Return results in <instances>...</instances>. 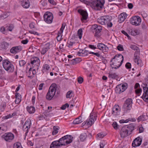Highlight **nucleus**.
Listing matches in <instances>:
<instances>
[{
	"instance_id": "obj_1",
	"label": "nucleus",
	"mask_w": 148,
	"mask_h": 148,
	"mask_svg": "<svg viewBox=\"0 0 148 148\" xmlns=\"http://www.w3.org/2000/svg\"><path fill=\"white\" fill-rule=\"evenodd\" d=\"M73 138L69 135H66L58 140H55L50 145V148H59L61 146L66 145L72 141Z\"/></svg>"
},
{
	"instance_id": "obj_2",
	"label": "nucleus",
	"mask_w": 148,
	"mask_h": 148,
	"mask_svg": "<svg viewBox=\"0 0 148 148\" xmlns=\"http://www.w3.org/2000/svg\"><path fill=\"white\" fill-rule=\"evenodd\" d=\"M123 57L121 54L116 55L110 60L111 67L116 69L118 68L123 63Z\"/></svg>"
},
{
	"instance_id": "obj_3",
	"label": "nucleus",
	"mask_w": 148,
	"mask_h": 148,
	"mask_svg": "<svg viewBox=\"0 0 148 148\" xmlns=\"http://www.w3.org/2000/svg\"><path fill=\"white\" fill-rule=\"evenodd\" d=\"M134 124L132 123L122 127L120 132L121 137L124 138L130 134L134 130Z\"/></svg>"
},
{
	"instance_id": "obj_4",
	"label": "nucleus",
	"mask_w": 148,
	"mask_h": 148,
	"mask_svg": "<svg viewBox=\"0 0 148 148\" xmlns=\"http://www.w3.org/2000/svg\"><path fill=\"white\" fill-rule=\"evenodd\" d=\"M112 18L111 16L108 15L104 16H101L97 19L98 23L102 25H107L108 27H111L112 26V24L111 21Z\"/></svg>"
},
{
	"instance_id": "obj_5",
	"label": "nucleus",
	"mask_w": 148,
	"mask_h": 148,
	"mask_svg": "<svg viewBox=\"0 0 148 148\" xmlns=\"http://www.w3.org/2000/svg\"><path fill=\"white\" fill-rule=\"evenodd\" d=\"M56 85L53 84L50 86L46 96V98L48 100H51L55 95L56 90Z\"/></svg>"
},
{
	"instance_id": "obj_6",
	"label": "nucleus",
	"mask_w": 148,
	"mask_h": 148,
	"mask_svg": "<svg viewBox=\"0 0 148 148\" xmlns=\"http://www.w3.org/2000/svg\"><path fill=\"white\" fill-rule=\"evenodd\" d=\"M3 66L5 69L9 73L13 72L14 71L13 65L8 60H6L3 61Z\"/></svg>"
},
{
	"instance_id": "obj_7",
	"label": "nucleus",
	"mask_w": 148,
	"mask_h": 148,
	"mask_svg": "<svg viewBox=\"0 0 148 148\" xmlns=\"http://www.w3.org/2000/svg\"><path fill=\"white\" fill-rule=\"evenodd\" d=\"M127 87V84L126 83L120 84L117 85L115 89L116 93L120 94L125 91Z\"/></svg>"
},
{
	"instance_id": "obj_8",
	"label": "nucleus",
	"mask_w": 148,
	"mask_h": 148,
	"mask_svg": "<svg viewBox=\"0 0 148 148\" xmlns=\"http://www.w3.org/2000/svg\"><path fill=\"white\" fill-rule=\"evenodd\" d=\"M104 3V1L101 2L100 0H93V9L96 10H100L102 8Z\"/></svg>"
},
{
	"instance_id": "obj_9",
	"label": "nucleus",
	"mask_w": 148,
	"mask_h": 148,
	"mask_svg": "<svg viewBox=\"0 0 148 148\" xmlns=\"http://www.w3.org/2000/svg\"><path fill=\"white\" fill-rule=\"evenodd\" d=\"M130 21V23L132 25L138 26L140 24L141 19L139 16H136L132 17Z\"/></svg>"
},
{
	"instance_id": "obj_10",
	"label": "nucleus",
	"mask_w": 148,
	"mask_h": 148,
	"mask_svg": "<svg viewBox=\"0 0 148 148\" xmlns=\"http://www.w3.org/2000/svg\"><path fill=\"white\" fill-rule=\"evenodd\" d=\"M144 86H143V94L141 98L145 101L148 102V88L147 85L146 84H143Z\"/></svg>"
},
{
	"instance_id": "obj_11",
	"label": "nucleus",
	"mask_w": 148,
	"mask_h": 148,
	"mask_svg": "<svg viewBox=\"0 0 148 148\" xmlns=\"http://www.w3.org/2000/svg\"><path fill=\"white\" fill-rule=\"evenodd\" d=\"M132 100L131 99H127L125 102L123 108L124 111H127L131 110L132 106Z\"/></svg>"
},
{
	"instance_id": "obj_12",
	"label": "nucleus",
	"mask_w": 148,
	"mask_h": 148,
	"mask_svg": "<svg viewBox=\"0 0 148 148\" xmlns=\"http://www.w3.org/2000/svg\"><path fill=\"white\" fill-rule=\"evenodd\" d=\"M45 21L47 23H51L53 21V16L52 14L50 12H47L44 15Z\"/></svg>"
},
{
	"instance_id": "obj_13",
	"label": "nucleus",
	"mask_w": 148,
	"mask_h": 148,
	"mask_svg": "<svg viewBox=\"0 0 148 148\" xmlns=\"http://www.w3.org/2000/svg\"><path fill=\"white\" fill-rule=\"evenodd\" d=\"M14 135L11 133H5L3 137L4 139L7 142H10L14 138Z\"/></svg>"
},
{
	"instance_id": "obj_14",
	"label": "nucleus",
	"mask_w": 148,
	"mask_h": 148,
	"mask_svg": "<svg viewBox=\"0 0 148 148\" xmlns=\"http://www.w3.org/2000/svg\"><path fill=\"white\" fill-rule=\"evenodd\" d=\"M31 125V121H25L23 127V130L25 132V137L27 135V134L29 132V129L30 128V126Z\"/></svg>"
},
{
	"instance_id": "obj_15",
	"label": "nucleus",
	"mask_w": 148,
	"mask_h": 148,
	"mask_svg": "<svg viewBox=\"0 0 148 148\" xmlns=\"http://www.w3.org/2000/svg\"><path fill=\"white\" fill-rule=\"evenodd\" d=\"M101 26H98L97 25L94 24L93 25V30H95V36L96 37H98L99 36V34L102 30Z\"/></svg>"
},
{
	"instance_id": "obj_16",
	"label": "nucleus",
	"mask_w": 148,
	"mask_h": 148,
	"mask_svg": "<svg viewBox=\"0 0 148 148\" xmlns=\"http://www.w3.org/2000/svg\"><path fill=\"white\" fill-rule=\"evenodd\" d=\"M78 12L82 16L81 20L82 21L86 20L88 17V14L86 11L81 9H79L78 10Z\"/></svg>"
},
{
	"instance_id": "obj_17",
	"label": "nucleus",
	"mask_w": 148,
	"mask_h": 148,
	"mask_svg": "<svg viewBox=\"0 0 148 148\" xmlns=\"http://www.w3.org/2000/svg\"><path fill=\"white\" fill-rule=\"evenodd\" d=\"M141 140L139 137H138L135 138L133 141L132 145L134 147L139 146L141 144Z\"/></svg>"
},
{
	"instance_id": "obj_18",
	"label": "nucleus",
	"mask_w": 148,
	"mask_h": 148,
	"mask_svg": "<svg viewBox=\"0 0 148 148\" xmlns=\"http://www.w3.org/2000/svg\"><path fill=\"white\" fill-rule=\"evenodd\" d=\"M92 115L91 113L89 119H88L86 121L84 122L82 124L84 125H86L88 127H90L92 125Z\"/></svg>"
},
{
	"instance_id": "obj_19",
	"label": "nucleus",
	"mask_w": 148,
	"mask_h": 148,
	"mask_svg": "<svg viewBox=\"0 0 148 148\" xmlns=\"http://www.w3.org/2000/svg\"><path fill=\"white\" fill-rule=\"evenodd\" d=\"M50 44L49 42L47 43L41 49V53L42 55L45 54L49 49Z\"/></svg>"
},
{
	"instance_id": "obj_20",
	"label": "nucleus",
	"mask_w": 148,
	"mask_h": 148,
	"mask_svg": "<svg viewBox=\"0 0 148 148\" xmlns=\"http://www.w3.org/2000/svg\"><path fill=\"white\" fill-rule=\"evenodd\" d=\"M120 111V108L118 105H115L112 108V114H119Z\"/></svg>"
},
{
	"instance_id": "obj_21",
	"label": "nucleus",
	"mask_w": 148,
	"mask_h": 148,
	"mask_svg": "<svg viewBox=\"0 0 148 148\" xmlns=\"http://www.w3.org/2000/svg\"><path fill=\"white\" fill-rule=\"evenodd\" d=\"M22 50L20 46H17L12 47L10 50V52L13 54H15L20 52Z\"/></svg>"
},
{
	"instance_id": "obj_22",
	"label": "nucleus",
	"mask_w": 148,
	"mask_h": 148,
	"mask_svg": "<svg viewBox=\"0 0 148 148\" xmlns=\"http://www.w3.org/2000/svg\"><path fill=\"white\" fill-rule=\"evenodd\" d=\"M127 14L125 12H123L120 14L119 16V22L121 23L124 21L127 18Z\"/></svg>"
},
{
	"instance_id": "obj_23",
	"label": "nucleus",
	"mask_w": 148,
	"mask_h": 148,
	"mask_svg": "<svg viewBox=\"0 0 148 148\" xmlns=\"http://www.w3.org/2000/svg\"><path fill=\"white\" fill-rule=\"evenodd\" d=\"M22 6L25 8H27L29 6V3L28 0H21Z\"/></svg>"
},
{
	"instance_id": "obj_24",
	"label": "nucleus",
	"mask_w": 148,
	"mask_h": 148,
	"mask_svg": "<svg viewBox=\"0 0 148 148\" xmlns=\"http://www.w3.org/2000/svg\"><path fill=\"white\" fill-rule=\"evenodd\" d=\"M39 62V59L36 57L33 58L31 59V63L32 65L38 66V64Z\"/></svg>"
},
{
	"instance_id": "obj_25",
	"label": "nucleus",
	"mask_w": 148,
	"mask_h": 148,
	"mask_svg": "<svg viewBox=\"0 0 148 148\" xmlns=\"http://www.w3.org/2000/svg\"><path fill=\"white\" fill-rule=\"evenodd\" d=\"M92 54V52L89 51H88L85 50L84 51H82L81 52H78L77 54L79 56H83L84 54L85 55H88V54Z\"/></svg>"
},
{
	"instance_id": "obj_26",
	"label": "nucleus",
	"mask_w": 148,
	"mask_h": 148,
	"mask_svg": "<svg viewBox=\"0 0 148 148\" xmlns=\"http://www.w3.org/2000/svg\"><path fill=\"white\" fill-rule=\"evenodd\" d=\"M81 60L79 58H76L73 59L72 60H69V61L70 62V63L75 64L80 62L81 61Z\"/></svg>"
},
{
	"instance_id": "obj_27",
	"label": "nucleus",
	"mask_w": 148,
	"mask_h": 148,
	"mask_svg": "<svg viewBox=\"0 0 148 148\" xmlns=\"http://www.w3.org/2000/svg\"><path fill=\"white\" fill-rule=\"evenodd\" d=\"M27 111L30 114L34 113L35 111V108L32 106H27Z\"/></svg>"
},
{
	"instance_id": "obj_28",
	"label": "nucleus",
	"mask_w": 148,
	"mask_h": 148,
	"mask_svg": "<svg viewBox=\"0 0 148 148\" xmlns=\"http://www.w3.org/2000/svg\"><path fill=\"white\" fill-rule=\"evenodd\" d=\"M9 43L6 42H3L0 44V47L1 49H6L9 46Z\"/></svg>"
},
{
	"instance_id": "obj_29",
	"label": "nucleus",
	"mask_w": 148,
	"mask_h": 148,
	"mask_svg": "<svg viewBox=\"0 0 148 148\" xmlns=\"http://www.w3.org/2000/svg\"><path fill=\"white\" fill-rule=\"evenodd\" d=\"M7 129V126L4 125H0V136L1 134L5 132Z\"/></svg>"
},
{
	"instance_id": "obj_30",
	"label": "nucleus",
	"mask_w": 148,
	"mask_h": 148,
	"mask_svg": "<svg viewBox=\"0 0 148 148\" xmlns=\"http://www.w3.org/2000/svg\"><path fill=\"white\" fill-rule=\"evenodd\" d=\"M83 121L81 117L79 116L76 119L73 121V123L74 124H79Z\"/></svg>"
},
{
	"instance_id": "obj_31",
	"label": "nucleus",
	"mask_w": 148,
	"mask_h": 148,
	"mask_svg": "<svg viewBox=\"0 0 148 148\" xmlns=\"http://www.w3.org/2000/svg\"><path fill=\"white\" fill-rule=\"evenodd\" d=\"M59 128V127L58 126H53V130L52 133L53 135H55L58 133Z\"/></svg>"
},
{
	"instance_id": "obj_32",
	"label": "nucleus",
	"mask_w": 148,
	"mask_h": 148,
	"mask_svg": "<svg viewBox=\"0 0 148 148\" xmlns=\"http://www.w3.org/2000/svg\"><path fill=\"white\" fill-rule=\"evenodd\" d=\"M14 27V25L12 24H8L6 27V31H12Z\"/></svg>"
},
{
	"instance_id": "obj_33",
	"label": "nucleus",
	"mask_w": 148,
	"mask_h": 148,
	"mask_svg": "<svg viewBox=\"0 0 148 148\" xmlns=\"http://www.w3.org/2000/svg\"><path fill=\"white\" fill-rule=\"evenodd\" d=\"M140 31L138 29L132 30L130 32L132 36H136L139 34Z\"/></svg>"
},
{
	"instance_id": "obj_34",
	"label": "nucleus",
	"mask_w": 148,
	"mask_h": 148,
	"mask_svg": "<svg viewBox=\"0 0 148 148\" xmlns=\"http://www.w3.org/2000/svg\"><path fill=\"white\" fill-rule=\"evenodd\" d=\"M108 77L110 78L115 79L118 77V75L116 73H110Z\"/></svg>"
},
{
	"instance_id": "obj_35",
	"label": "nucleus",
	"mask_w": 148,
	"mask_h": 148,
	"mask_svg": "<svg viewBox=\"0 0 148 148\" xmlns=\"http://www.w3.org/2000/svg\"><path fill=\"white\" fill-rule=\"evenodd\" d=\"M87 135L86 133L82 134L80 136V140L82 141H84L87 137Z\"/></svg>"
},
{
	"instance_id": "obj_36",
	"label": "nucleus",
	"mask_w": 148,
	"mask_h": 148,
	"mask_svg": "<svg viewBox=\"0 0 148 148\" xmlns=\"http://www.w3.org/2000/svg\"><path fill=\"white\" fill-rule=\"evenodd\" d=\"M134 61L135 63L137 64H139L141 62V60L139 59V57L137 56H134Z\"/></svg>"
},
{
	"instance_id": "obj_37",
	"label": "nucleus",
	"mask_w": 148,
	"mask_h": 148,
	"mask_svg": "<svg viewBox=\"0 0 148 148\" xmlns=\"http://www.w3.org/2000/svg\"><path fill=\"white\" fill-rule=\"evenodd\" d=\"M73 94V92L72 91H69L66 94V98H71L72 97Z\"/></svg>"
},
{
	"instance_id": "obj_38",
	"label": "nucleus",
	"mask_w": 148,
	"mask_h": 148,
	"mask_svg": "<svg viewBox=\"0 0 148 148\" xmlns=\"http://www.w3.org/2000/svg\"><path fill=\"white\" fill-rule=\"evenodd\" d=\"M14 148H23L21 143L18 142L15 143L14 145Z\"/></svg>"
},
{
	"instance_id": "obj_39",
	"label": "nucleus",
	"mask_w": 148,
	"mask_h": 148,
	"mask_svg": "<svg viewBox=\"0 0 148 148\" xmlns=\"http://www.w3.org/2000/svg\"><path fill=\"white\" fill-rule=\"evenodd\" d=\"M77 35L80 39L82 38V28L79 29L77 31Z\"/></svg>"
},
{
	"instance_id": "obj_40",
	"label": "nucleus",
	"mask_w": 148,
	"mask_h": 148,
	"mask_svg": "<svg viewBox=\"0 0 148 148\" xmlns=\"http://www.w3.org/2000/svg\"><path fill=\"white\" fill-rule=\"evenodd\" d=\"M100 50H102L103 52H107L108 50V48L106 45L104 44V46L102 47Z\"/></svg>"
},
{
	"instance_id": "obj_41",
	"label": "nucleus",
	"mask_w": 148,
	"mask_h": 148,
	"mask_svg": "<svg viewBox=\"0 0 148 148\" xmlns=\"http://www.w3.org/2000/svg\"><path fill=\"white\" fill-rule=\"evenodd\" d=\"M106 135V134L103 132L99 133L97 135V138H103Z\"/></svg>"
},
{
	"instance_id": "obj_42",
	"label": "nucleus",
	"mask_w": 148,
	"mask_h": 148,
	"mask_svg": "<svg viewBox=\"0 0 148 148\" xmlns=\"http://www.w3.org/2000/svg\"><path fill=\"white\" fill-rule=\"evenodd\" d=\"M130 47L132 49L134 50H137L139 49V48L134 45H130Z\"/></svg>"
},
{
	"instance_id": "obj_43",
	"label": "nucleus",
	"mask_w": 148,
	"mask_h": 148,
	"mask_svg": "<svg viewBox=\"0 0 148 148\" xmlns=\"http://www.w3.org/2000/svg\"><path fill=\"white\" fill-rule=\"evenodd\" d=\"M145 116L144 115H141L139 116L137 118V121L138 122H139L140 121H143L145 120Z\"/></svg>"
},
{
	"instance_id": "obj_44",
	"label": "nucleus",
	"mask_w": 148,
	"mask_h": 148,
	"mask_svg": "<svg viewBox=\"0 0 148 148\" xmlns=\"http://www.w3.org/2000/svg\"><path fill=\"white\" fill-rule=\"evenodd\" d=\"M77 82L79 84L82 83L84 81L83 78L81 77H79L77 78Z\"/></svg>"
},
{
	"instance_id": "obj_45",
	"label": "nucleus",
	"mask_w": 148,
	"mask_h": 148,
	"mask_svg": "<svg viewBox=\"0 0 148 148\" xmlns=\"http://www.w3.org/2000/svg\"><path fill=\"white\" fill-rule=\"evenodd\" d=\"M129 121H136V119L134 118H129L124 121L125 123H127Z\"/></svg>"
},
{
	"instance_id": "obj_46",
	"label": "nucleus",
	"mask_w": 148,
	"mask_h": 148,
	"mask_svg": "<svg viewBox=\"0 0 148 148\" xmlns=\"http://www.w3.org/2000/svg\"><path fill=\"white\" fill-rule=\"evenodd\" d=\"M117 48L118 50L119 51H123L124 50L123 46L120 44L118 45L117 47Z\"/></svg>"
},
{
	"instance_id": "obj_47",
	"label": "nucleus",
	"mask_w": 148,
	"mask_h": 148,
	"mask_svg": "<svg viewBox=\"0 0 148 148\" xmlns=\"http://www.w3.org/2000/svg\"><path fill=\"white\" fill-rule=\"evenodd\" d=\"M0 31L1 32L4 34H5L6 33V32H7L6 31V29H5V28L4 27H1Z\"/></svg>"
},
{
	"instance_id": "obj_48",
	"label": "nucleus",
	"mask_w": 148,
	"mask_h": 148,
	"mask_svg": "<svg viewBox=\"0 0 148 148\" xmlns=\"http://www.w3.org/2000/svg\"><path fill=\"white\" fill-rule=\"evenodd\" d=\"M69 105L68 103H66L63 105L61 107V109L62 110H65L66 107L68 108L69 107Z\"/></svg>"
},
{
	"instance_id": "obj_49",
	"label": "nucleus",
	"mask_w": 148,
	"mask_h": 148,
	"mask_svg": "<svg viewBox=\"0 0 148 148\" xmlns=\"http://www.w3.org/2000/svg\"><path fill=\"white\" fill-rule=\"evenodd\" d=\"M112 125L114 129L117 130L118 129V125L116 122H114Z\"/></svg>"
},
{
	"instance_id": "obj_50",
	"label": "nucleus",
	"mask_w": 148,
	"mask_h": 148,
	"mask_svg": "<svg viewBox=\"0 0 148 148\" xmlns=\"http://www.w3.org/2000/svg\"><path fill=\"white\" fill-rule=\"evenodd\" d=\"M26 63V62L24 60H21L19 61V64L20 66H23Z\"/></svg>"
},
{
	"instance_id": "obj_51",
	"label": "nucleus",
	"mask_w": 148,
	"mask_h": 148,
	"mask_svg": "<svg viewBox=\"0 0 148 148\" xmlns=\"http://www.w3.org/2000/svg\"><path fill=\"white\" fill-rule=\"evenodd\" d=\"M141 27L142 29H146L147 28V24L144 22H143L141 24Z\"/></svg>"
},
{
	"instance_id": "obj_52",
	"label": "nucleus",
	"mask_w": 148,
	"mask_h": 148,
	"mask_svg": "<svg viewBox=\"0 0 148 148\" xmlns=\"http://www.w3.org/2000/svg\"><path fill=\"white\" fill-rule=\"evenodd\" d=\"M121 32L125 36H127L128 39H131L130 36L127 33L125 32V31L124 30H122L121 31Z\"/></svg>"
},
{
	"instance_id": "obj_53",
	"label": "nucleus",
	"mask_w": 148,
	"mask_h": 148,
	"mask_svg": "<svg viewBox=\"0 0 148 148\" xmlns=\"http://www.w3.org/2000/svg\"><path fill=\"white\" fill-rule=\"evenodd\" d=\"M125 67L127 69H130L131 68V64L130 62H127L125 64Z\"/></svg>"
},
{
	"instance_id": "obj_54",
	"label": "nucleus",
	"mask_w": 148,
	"mask_h": 148,
	"mask_svg": "<svg viewBox=\"0 0 148 148\" xmlns=\"http://www.w3.org/2000/svg\"><path fill=\"white\" fill-rule=\"evenodd\" d=\"M75 44V43L74 42H69L68 43V47H71Z\"/></svg>"
},
{
	"instance_id": "obj_55",
	"label": "nucleus",
	"mask_w": 148,
	"mask_h": 148,
	"mask_svg": "<svg viewBox=\"0 0 148 148\" xmlns=\"http://www.w3.org/2000/svg\"><path fill=\"white\" fill-rule=\"evenodd\" d=\"M15 98L16 99H21V95L19 93H16L15 94Z\"/></svg>"
},
{
	"instance_id": "obj_56",
	"label": "nucleus",
	"mask_w": 148,
	"mask_h": 148,
	"mask_svg": "<svg viewBox=\"0 0 148 148\" xmlns=\"http://www.w3.org/2000/svg\"><path fill=\"white\" fill-rule=\"evenodd\" d=\"M104 46V44L102 43H99L98 44L97 47L100 50L101 49L102 47Z\"/></svg>"
},
{
	"instance_id": "obj_57",
	"label": "nucleus",
	"mask_w": 148,
	"mask_h": 148,
	"mask_svg": "<svg viewBox=\"0 0 148 148\" xmlns=\"http://www.w3.org/2000/svg\"><path fill=\"white\" fill-rule=\"evenodd\" d=\"M65 26V24H62V26L61 27L60 29V32L61 33H62L63 30L64 29V27Z\"/></svg>"
},
{
	"instance_id": "obj_58",
	"label": "nucleus",
	"mask_w": 148,
	"mask_h": 148,
	"mask_svg": "<svg viewBox=\"0 0 148 148\" xmlns=\"http://www.w3.org/2000/svg\"><path fill=\"white\" fill-rule=\"evenodd\" d=\"M97 116L96 112L94 111V110H93V117H94V119H93V121H94V120L95 121L96 120V118Z\"/></svg>"
},
{
	"instance_id": "obj_59",
	"label": "nucleus",
	"mask_w": 148,
	"mask_h": 148,
	"mask_svg": "<svg viewBox=\"0 0 148 148\" xmlns=\"http://www.w3.org/2000/svg\"><path fill=\"white\" fill-rule=\"evenodd\" d=\"M142 91V90L141 88H139L138 89H136L135 90V92L136 94H140Z\"/></svg>"
},
{
	"instance_id": "obj_60",
	"label": "nucleus",
	"mask_w": 148,
	"mask_h": 148,
	"mask_svg": "<svg viewBox=\"0 0 148 148\" xmlns=\"http://www.w3.org/2000/svg\"><path fill=\"white\" fill-rule=\"evenodd\" d=\"M29 32L31 34H33L37 35H39V34L37 32L33 30L29 31Z\"/></svg>"
},
{
	"instance_id": "obj_61",
	"label": "nucleus",
	"mask_w": 148,
	"mask_h": 148,
	"mask_svg": "<svg viewBox=\"0 0 148 148\" xmlns=\"http://www.w3.org/2000/svg\"><path fill=\"white\" fill-rule=\"evenodd\" d=\"M43 68L44 69H46V70H48L49 69V67L48 64H45L43 66Z\"/></svg>"
},
{
	"instance_id": "obj_62",
	"label": "nucleus",
	"mask_w": 148,
	"mask_h": 148,
	"mask_svg": "<svg viewBox=\"0 0 148 148\" xmlns=\"http://www.w3.org/2000/svg\"><path fill=\"white\" fill-rule=\"evenodd\" d=\"M106 145V143L104 142H102L100 143V148H103L104 146Z\"/></svg>"
},
{
	"instance_id": "obj_63",
	"label": "nucleus",
	"mask_w": 148,
	"mask_h": 148,
	"mask_svg": "<svg viewBox=\"0 0 148 148\" xmlns=\"http://www.w3.org/2000/svg\"><path fill=\"white\" fill-rule=\"evenodd\" d=\"M29 71L30 73H31V71L33 75H34L36 74V71L35 69H34L33 71H32V69L31 68L29 69Z\"/></svg>"
},
{
	"instance_id": "obj_64",
	"label": "nucleus",
	"mask_w": 148,
	"mask_h": 148,
	"mask_svg": "<svg viewBox=\"0 0 148 148\" xmlns=\"http://www.w3.org/2000/svg\"><path fill=\"white\" fill-rule=\"evenodd\" d=\"M87 77H88V79L91 80L92 79V73H87Z\"/></svg>"
}]
</instances>
